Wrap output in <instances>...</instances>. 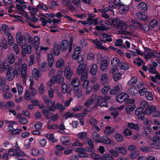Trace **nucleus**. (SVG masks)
I'll return each mask as SVG.
<instances>
[{"mask_svg":"<svg viewBox=\"0 0 160 160\" xmlns=\"http://www.w3.org/2000/svg\"><path fill=\"white\" fill-rule=\"evenodd\" d=\"M87 133L86 132H82L78 134V138L81 139H84L86 138Z\"/></svg>","mask_w":160,"mask_h":160,"instance_id":"a18cd8bd","label":"nucleus"},{"mask_svg":"<svg viewBox=\"0 0 160 160\" xmlns=\"http://www.w3.org/2000/svg\"><path fill=\"white\" fill-rule=\"evenodd\" d=\"M138 81L137 78H135V77H132L128 83V85L130 86H132L135 85Z\"/></svg>","mask_w":160,"mask_h":160,"instance_id":"4c0bfd02","label":"nucleus"},{"mask_svg":"<svg viewBox=\"0 0 160 160\" xmlns=\"http://www.w3.org/2000/svg\"><path fill=\"white\" fill-rule=\"evenodd\" d=\"M86 141L90 147H94V142L92 139L89 138H86Z\"/></svg>","mask_w":160,"mask_h":160,"instance_id":"49530a36","label":"nucleus"},{"mask_svg":"<svg viewBox=\"0 0 160 160\" xmlns=\"http://www.w3.org/2000/svg\"><path fill=\"white\" fill-rule=\"evenodd\" d=\"M138 8L140 10L146 11L147 10V7L146 4L143 2L139 3L138 5Z\"/></svg>","mask_w":160,"mask_h":160,"instance_id":"7c9ffc66","label":"nucleus"},{"mask_svg":"<svg viewBox=\"0 0 160 160\" xmlns=\"http://www.w3.org/2000/svg\"><path fill=\"white\" fill-rule=\"evenodd\" d=\"M72 72L70 70L69 67L68 66L66 67L65 70V75L67 78L70 79L72 75Z\"/></svg>","mask_w":160,"mask_h":160,"instance_id":"9d476101","label":"nucleus"},{"mask_svg":"<svg viewBox=\"0 0 160 160\" xmlns=\"http://www.w3.org/2000/svg\"><path fill=\"white\" fill-rule=\"evenodd\" d=\"M135 108V105H128L125 108L126 112L129 113L133 111Z\"/></svg>","mask_w":160,"mask_h":160,"instance_id":"f704fd0d","label":"nucleus"},{"mask_svg":"<svg viewBox=\"0 0 160 160\" xmlns=\"http://www.w3.org/2000/svg\"><path fill=\"white\" fill-rule=\"evenodd\" d=\"M110 89L109 86H105L102 89L101 92L103 94H105L108 93Z\"/></svg>","mask_w":160,"mask_h":160,"instance_id":"09e8293b","label":"nucleus"},{"mask_svg":"<svg viewBox=\"0 0 160 160\" xmlns=\"http://www.w3.org/2000/svg\"><path fill=\"white\" fill-rule=\"evenodd\" d=\"M0 89L3 92L8 91L9 89V86L6 84L4 85L1 86Z\"/></svg>","mask_w":160,"mask_h":160,"instance_id":"bf43d9fd","label":"nucleus"},{"mask_svg":"<svg viewBox=\"0 0 160 160\" xmlns=\"http://www.w3.org/2000/svg\"><path fill=\"white\" fill-rule=\"evenodd\" d=\"M19 72L18 68H15L12 71V67H9L6 74L7 79L8 81H12L14 78L15 75L19 74Z\"/></svg>","mask_w":160,"mask_h":160,"instance_id":"f257e3e1","label":"nucleus"},{"mask_svg":"<svg viewBox=\"0 0 160 160\" xmlns=\"http://www.w3.org/2000/svg\"><path fill=\"white\" fill-rule=\"evenodd\" d=\"M15 62V58L13 54H11L9 55L5 60L6 63L12 64Z\"/></svg>","mask_w":160,"mask_h":160,"instance_id":"1a4fd4ad","label":"nucleus"},{"mask_svg":"<svg viewBox=\"0 0 160 160\" xmlns=\"http://www.w3.org/2000/svg\"><path fill=\"white\" fill-rule=\"evenodd\" d=\"M144 131L146 135L151 133L152 129L150 128L148 126L144 127Z\"/></svg>","mask_w":160,"mask_h":160,"instance_id":"680f3d73","label":"nucleus"},{"mask_svg":"<svg viewBox=\"0 0 160 160\" xmlns=\"http://www.w3.org/2000/svg\"><path fill=\"white\" fill-rule=\"evenodd\" d=\"M140 106L141 108L144 111L147 110L149 105L147 102L145 101H143L141 102Z\"/></svg>","mask_w":160,"mask_h":160,"instance_id":"c9c22d12","label":"nucleus"},{"mask_svg":"<svg viewBox=\"0 0 160 160\" xmlns=\"http://www.w3.org/2000/svg\"><path fill=\"white\" fill-rule=\"evenodd\" d=\"M92 138L94 140L97 142H100L101 138L100 135L95 132H94L92 133Z\"/></svg>","mask_w":160,"mask_h":160,"instance_id":"412c9836","label":"nucleus"},{"mask_svg":"<svg viewBox=\"0 0 160 160\" xmlns=\"http://www.w3.org/2000/svg\"><path fill=\"white\" fill-rule=\"evenodd\" d=\"M58 78V75L52 77L51 79V82L52 83H57Z\"/></svg>","mask_w":160,"mask_h":160,"instance_id":"0e129e2a","label":"nucleus"},{"mask_svg":"<svg viewBox=\"0 0 160 160\" xmlns=\"http://www.w3.org/2000/svg\"><path fill=\"white\" fill-rule=\"evenodd\" d=\"M60 140L61 142L65 145H69L70 143V139L68 136L62 137Z\"/></svg>","mask_w":160,"mask_h":160,"instance_id":"9b49d317","label":"nucleus"},{"mask_svg":"<svg viewBox=\"0 0 160 160\" xmlns=\"http://www.w3.org/2000/svg\"><path fill=\"white\" fill-rule=\"evenodd\" d=\"M111 25L113 26V27H116V26L118 25L120 21L119 18H111Z\"/></svg>","mask_w":160,"mask_h":160,"instance_id":"c756f323","label":"nucleus"},{"mask_svg":"<svg viewBox=\"0 0 160 160\" xmlns=\"http://www.w3.org/2000/svg\"><path fill=\"white\" fill-rule=\"evenodd\" d=\"M112 78L114 81L117 82L121 78V74L119 72L113 74Z\"/></svg>","mask_w":160,"mask_h":160,"instance_id":"58836bf2","label":"nucleus"},{"mask_svg":"<svg viewBox=\"0 0 160 160\" xmlns=\"http://www.w3.org/2000/svg\"><path fill=\"white\" fill-rule=\"evenodd\" d=\"M120 34H124L126 35H131L132 36L135 37L136 35L134 33H132L130 32H128L124 30H120L118 32Z\"/></svg>","mask_w":160,"mask_h":160,"instance_id":"37998d69","label":"nucleus"},{"mask_svg":"<svg viewBox=\"0 0 160 160\" xmlns=\"http://www.w3.org/2000/svg\"><path fill=\"white\" fill-rule=\"evenodd\" d=\"M48 60L49 67H51L52 66V63L54 61L53 56L52 54H49L48 55Z\"/></svg>","mask_w":160,"mask_h":160,"instance_id":"c85d7f7f","label":"nucleus"},{"mask_svg":"<svg viewBox=\"0 0 160 160\" xmlns=\"http://www.w3.org/2000/svg\"><path fill=\"white\" fill-rule=\"evenodd\" d=\"M151 27L152 28L157 27L158 26V21L155 20H152L150 23Z\"/></svg>","mask_w":160,"mask_h":160,"instance_id":"3c124183","label":"nucleus"},{"mask_svg":"<svg viewBox=\"0 0 160 160\" xmlns=\"http://www.w3.org/2000/svg\"><path fill=\"white\" fill-rule=\"evenodd\" d=\"M114 137L116 140L118 142H121L123 140L122 136L119 133H116L114 136Z\"/></svg>","mask_w":160,"mask_h":160,"instance_id":"473e14b6","label":"nucleus"},{"mask_svg":"<svg viewBox=\"0 0 160 160\" xmlns=\"http://www.w3.org/2000/svg\"><path fill=\"white\" fill-rule=\"evenodd\" d=\"M125 95H126V93L123 92L121 93L120 95H119L116 97V101L120 103L122 102L123 101H124L123 99Z\"/></svg>","mask_w":160,"mask_h":160,"instance_id":"4468645a","label":"nucleus"},{"mask_svg":"<svg viewBox=\"0 0 160 160\" xmlns=\"http://www.w3.org/2000/svg\"><path fill=\"white\" fill-rule=\"evenodd\" d=\"M34 48L36 50L39 48V38L38 36H35L34 38Z\"/></svg>","mask_w":160,"mask_h":160,"instance_id":"a878e982","label":"nucleus"},{"mask_svg":"<svg viewBox=\"0 0 160 160\" xmlns=\"http://www.w3.org/2000/svg\"><path fill=\"white\" fill-rule=\"evenodd\" d=\"M139 151L138 150L132 152L130 154V158L132 159H134L139 156Z\"/></svg>","mask_w":160,"mask_h":160,"instance_id":"aec40b11","label":"nucleus"},{"mask_svg":"<svg viewBox=\"0 0 160 160\" xmlns=\"http://www.w3.org/2000/svg\"><path fill=\"white\" fill-rule=\"evenodd\" d=\"M98 67L96 64H93L88 67L89 72L93 76L96 74L98 71Z\"/></svg>","mask_w":160,"mask_h":160,"instance_id":"20e7f679","label":"nucleus"},{"mask_svg":"<svg viewBox=\"0 0 160 160\" xmlns=\"http://www.w3.org/2000/svg\"><path fill=\"white\" fill-rule=\"evenodd\" d=\"M54 54L56 56H58L59 54L60 49L59 46L57 45H55L53 48Z\"/></svg>","mask_w":160,"mask_h":160,"instance_id":"ea45409f","label":"nucleus"},{"mask_svg":"<svg viewBox=\"0 0 160 160\" xmlns=\"http://www.w3.org/2000/svg\"><path fill=\"white\" fill-rule=\"evenodd\" d=\"M46 137L48 139L50 140L53 142L56 141L54 138L53 134L52 133L50 134L49 135L47 134L46 135Z\"/></svg>","mask_w":160,"mask_h":160,"instance_id":"13d9d810","label":"nucleus"},{"mask_svg":"<svg viewBox=\"0 0 160 160\" xmlns=\"http://www.w3.org/2000/svg\"><path fill=\"white\" fill-rule=\"evenodd\" d=\"M128 127L134 130H138L139 128V125L137 124H134L133 122L128 123L127 124Z\"/></svg>","mask_w":160,"mask_h":160,"instance_id":"f3484780","label":"nucleus"},{"mask_svg":"<svg viewBox=\"0 0 160 160\" xmlns=\"http://www.w3.org/2000/svg\"><path fill=\"white\" fill-rule=\"evenodd\" d=\"M118 111L117 109L115 110L114 108L113 107L111 108V115H112L114 118L118 117Z\"/></svg>","mask_w":160,"mask_h":160,"instance_id":"b1692460","label":"nucleus"},{"mask_svg":"<svg viewBox=\"0 0 160 160\" xmlns=\"http://www.w3.org/2000/svg\"><path fill=\"white\" fill-rule=\"evenodd\" d=\"M108 62L107 60L104 59L102 61L100 65V68L102 71L106 70L107 68Z\"/></svg>","mask_w":160,"mask_h":160,"instance_id":"dca6fc26","label":"nucleus"},{"mask_svg":"<svg viewBox=\"0 0 160 160\" xmlns=\"http://www.w3.org/2000/svg\"><path fill=\"white\" fill-rule=\"evenodd\" d=\"M92 42L95 44L96 47L98 49L106 51L108 50V48L102 45V43L98 41L97 39L93 40Z\"/></svg>","mask_w":160,"mask_h":160,"instance_id":"0eeeda50","label":"nucleus"},{"mask_svg":"<svg viewBox=\"0 0 160 160\" xmlns=\"http://www.w3.org/2000/svg\"><path fill=\"white\" fill-rule=\"evenodd\" d=\"M6 35L8 36V44L10 46H12L13 44V39L11 34L9 33H7Z\"/></svg>","mask_w":160,"mask_h":160,"instance_id":"cd10ccee","label":"nucleus"},{"mask_svg":"<svg viewBox=\"0 0 160 160\" xmlns=\"http://www.w3.org/2000/svg\"><path fill=\"white\" fill-rule=\"evenodd\" d=\"M56 108L62 112L65 109V108L64 106L59 103H57L56 104Z\"/></svg>","mask_w":160,"mask_h":160,"instance_id":"4d7b16f0","label":"nucleus"},{"mask_svg":"<svg viewBox=\"0 0 160 160\" xmlns=\"http://www.w3.org/2000/svg\"><path fill=\"white\" fill-rule=\"evenodd\" d=\"M33 85L32 83L31 82L29 86V89L30 90V92L32 96H34L37 94V92L36 89L32 87Z\"/></svg>","mask_w":160,"mask_h":160,"instance_id":"e433bc0d","label":"nucleus"},{"mask_svg":"<svg viewBox=\"0 0 160 160\" xmlns=\"http://www.w3.org/2000/svg\"><path fill=\"white\" fill-rule=\"evenodd\" d=\"M151 148L148 147H142L140 148V150L143 152H148L151 151Z\"/></svg>","mask_w":160,"mask_h":160,"instance_id":"e2e57ef3","label":"nucleus"},{"mask_svg":"<svg viewBox=\"0 0 160 160\" xmlns=\"http://www.w3.org/2000/svg\"><path fill=\"white\" fill-rule=\"evenodd\" d=\"M16 40L17 43L23 49V47H25L26 45V40L24 36L22 35L20 32H18L16 36Z\"/></svg>","mask_w":160,"mask_h":160,"instance_id":"f03ea898","label":"nucleus"},{"mask_svg":"<svg viewBox=\"0 0 160 160\" xmlns=\"http://www.w3.org/2000/svg\"><path fill=\"white\" fill-rule=\"evenodd\" d=\"M115 149L119 151V152L123 154H126L127 152L126 150L123 147H121L115 148Z\"/></svg>","mask_w":160,"mask_h":160,"instance_id":"79ce46f5","label":"nucleus"},{"mask_svg":"<svg viewBox=\"0 0 160 160\" xmlns=\"http://www.w3.org/2000/svg\"><path fill=\"white\" fill-rule=\"evenodd\" d=\"M64 64L63 61L62 60L61 61H58L56 63V66L58 68H61Z\"/></svg>","mask_w":160,"mask_h":160,"instance_id":"774afa93","label":"nucleus"},{"mask_svg":"<svg viewBox=\"0 0 160 160\" xmlns=\"http://www.w3.org/2000/svg\"><path fill=\"white\" fill-rule=\"evenodd\" d=\"M17 86L18 91V95H21L22 93L23 92V88L19 84H17Z\"/></svg>","mask_w":160,"mask_h":160,"instance_id":"052dcab7","label":"nucleus"},{"mask_svg":"<svg viewBox=\"0 0 160 160\" xmlns=\"http://www.w3.org/2000/svg\"><path fill=\"white\" fill-rule=\"evenodd\" d=\"M74 116V114L73 113H70L69 112L64 113L63 116H65V119L67 120L68 118H72Z\"/></svg>","mask_w":160,"mask_h":160,"instance_id":"de8ad7c7","label":"nucleus"},{"mask_svg":"<svg viewBox=\"0 0 160 160\" xmlns=\"http://www.w3.org/2000/svg\"><path fill=\"white\" fill-rule=\"evenodd\" d=\"M119 91L120 88L118 85H116L111 90V94L114 95L119 92Z\"/></svg>","mask_w":160,"mask_h":160,"instance_id":"bb28decb","label":"nucleus"},{"mask_svg":"<svg viewBox=\"0 0 160 160\" xmlns=\"http://www.w3.org/2000/svg\"><path fill=\"white\" fill-rule=\"evenodd\" d=\"M86 68V65L84 63L80 64L77 69V74L80 75L81 74L87 73Z\"/></svg>","mask_w":160,"mask_h":160,"instance_id":"7ed1b4c3","label":"nucleus"},{"mask_svg":"<svg viewBox=\"0 0 160 160\" xmlns=\"http://www.w3.org/2000/svg\"><path fill=\"white\" fill-rule=\"evenodd\" d=\"M91 155L92 159L94 160H104L102 157L95 153H91Z\"/></svg>","mask_w":160,"mask_h":160,"instance_id":"2f4dec72","label":"nucleus"},{"mask_svg":"<svg viewBox=\"0 0 160 160\" xmlns=\"http://www.w3.org/2000/svg\"><path fill=\"white\" fill-rule=\"evenodd\" d=\"M147 92L148 91H147L146 88H145L139 90L138 92L140 95L142 96H143L146 95V92Z\"/></svg>","mask_w":160,"mask_h":160,"instance_id":"864d4df0","label":"nucleus"},{"mask_svg":"<svg viewBox=\"0 0 160 160\" xmlns=\"http://www.w3.org/2000/svg\"><path fill=\"white\" fill-rule=\"evenodd\" d=\"M96 97V95L95 94H93L91 97V98L87 100L85 103V105L86 106H89L91 105L92 103L95 101Z\"/></svg>","mask_w":160,"mask_h":160,"instance_id":"f8f14e48","label":"nucleus"},{"mask_svg":"<svg viewBox=\"0 0 160 160\" xmlns=\"http://www.w3.org/2000/svg\"><path fill=\"white\" fill-rule=\"evenodd\" d=\"M156 110V108L154 106L152 105L150 107L149 106L147 108V110H145L144 112L147 115H149L152 112L155 111Z\"/></svg>","mask_w":160,"mask_h":160,"instance_id":"ddd939ff","label":"nucleus"},{"mask_svg":"<svg viewBox=\"0 0 160 160\" xmlns=\"http://www.w3.org/2000/svg\"><path fill=\"white\" fill-rule=\"evenodd\" d=\"M96 100L99 105L101 107L108 106L107 102L104 101V99L101 96H98L96 98Z\"/></svg>","mask_w":160,"mask_h":160,"instance_id":"39448f33","label":"nucleus"},{"mask_svg":"<svg viewBox=\"0 0 160 160\" xmlns=\"http://www.w3.org/2000/svg\"><path fill=\"white\" fill-rule=\"evenodd\" d=\"M128 93L129 94L132 95H135L138 94V91L136 88V87H131L130 88L128 91Z\"/></svg>","mask_w":160,"mask_h":160,"instance_id":"4be33fe9","label":"nucleus"},{"mask_svg":"<svg viewBox=\"0 0 160 160\" xmlns=\"http://www.w3.org/2000/svg\"><path fill=\"white\" fill-rule=\"evenodd\" d=\"M58 6V4L56 2L54 1H52L49 5V7L50 8H53L56 7Z\"/></svg>","mask_w":160,"mask_h":160,"instance_id":"69168bd1","label":"nucleus"},{"mask_svg":"<svg viewBox=\"0 0 160 160\" xmlns=\"http://www.w3.org/2000/svg\"><path fill=\"white\" fill-rule=\"evenodd\" d=\"M148 100L152 101L153 100V97L152 93L148 91L145 96Z\"/></svg>","mask_w":160,"mask_h":160,"instance_id":"c03bdc74","label":"nucleus"},{"mask_svg":"<svg viewBox=\"0 0 160 160\" xmlns=\"http://www.w3.org/2000/svg\"><path fill=\"white\" fill-rule=\"evenodd\" d=\"M144 110L140 106V107H139L137 108L135 111L134 113L135 114L137 115L139 114V113H142L143 112Z\"/></svg>","mask_w":160,"mask_h":160,"instance_id":"338daca9","label":"nucleus"},{"mask_svg":"<svg viewBox=\"0 0 160 160\" xmlns=\"http://www.w3.org/2000/svg\"><path fill=\"white\" fill-rule=\"evenodd\" d=\"M77 149V151L78 152V154L79 156L82 158L88 157V154L86 152L85 150L83 148L80 147Z\"/></svg>","mask_w":160,"mask_h":160,"instance_id":"6e6552de","label":"nucleus"},{"mask_svg":"<svg viewBox=\"0 0 160 160\" xmlns=\"http://www.w3.org/2000/svg\"><path fill=\"white\" fill-rule=\"evenodd\" d=\"M100 142L104 143L106 144H110V140L106 136H103L102 137L100 140Z\"/></svg>","mask_w":160,"mask_h":160,"instance_id":"5701e85b","label":"nucleus"},{"mask_svg":"<svg viewBox=\"0 0 160 160\" xmlns=\"http://www.w3.org/2000/svg\"><path fill=\"white\" fill-rule=\"evenodd\" d=\"M109 29V28H108L105 25H103L102 26H96L95 28V29L97 30H100L103 31L105 30H107V29Z\"/></svg>","mask_w":160,"mask_h":160,"instance_id":"603ef678","label":"nucleus"},{"mask_svg":"<svg viewBox=\"0 0 160 160\" xmlns=\"http://www.w3.org/2000/svg\"><path fill=\"white\" fill-rule=\"evenodd\" d=\"M119 66L120 68L122 70H127L129 68L128 64L123 62L120 63Z\"/></svg>","mask_w":160,"mask_h":160,"instance_id":"a19ab883","label":"nucleus"},{"mask_svg":"<svg viewBox=\"0 0 160 160\" xmlns=\"http://www.w3.org/2000/svg\"><path fill=\"white\" fill-rule=\"evenodd\" d=\"M43 100L45 104L47 105V107L49 108L50 105L52 102V100L46 95H44L43 96Z\"/></svg>","mask_w":160,"mask_h":160,"instance_id":"2eb2a0df","label":"nucleus"},{"mask_svg":"<svg viewBox=\"0 0 160 160\" xmlns=\"http://www.w3.org/2000/svg\"><path fill=\"white\" fill-rule=\"evenodd\" d=\"M128 26L124 23H122L120 21L118 25L116 26V28L118 29L125 30L127 28Z\"/></svg>","mask_w":160,"mask_h":160,"instance_id":"393cba45","label":"nucleus"},{"mask_svg":"<svg viewBox=\"0 0 160 160\" xmlns=\"http://www.w3.org/2000/svg\"><path fill=\"white\" fill-rule=\"evenodd\" d=\"M120 62V60L118 58H113L111 61L112 65L114 67H117Z\"/></svg>","mask_w":160,"mask_h":160,"instance_id":"72a5a7b5","label":"nucleus"},{"mask_svg":"<svg viewBox=\"0 0 160 160\" xmlns=\"http://www.w3.org/2000/svg\"><path fill=\"white\" fill-rule=\"evenodd\" d=\"M71 83L73 87H79L80 84V82L77 78L75 77L72 80Z\"/></svg>","mask_w":160,"mask_h":160,"instance_id":"6ab92c4d","label":"nucleus"},{"mask_svg":"<svg viewBox=\"0 0 160 160\" xmlns=\"http://www.w3.org/2000/svg\"><path fill=\"white\" fill-rule=\"evenodd\" d=\"M22 131V129H16L12 130L11 133L12 135H18L20 132Z\"/></svg>","mask_w":160,"mask_h":160,"instance_id":"8fccbe9b","label":"nucleus"},{"mask_svg":"<svg viewBox=\"0 0 160 160\" xmlns=\"http://www.w3.org/2000/svg\"><path fill=\"white\" fill-rule=\"evenodd\" d=\"M32 75L35 79L38 80L40 77L39 71L36 68H34L32 71Z\"/></svg>","mask_w":160,"mask_h":160,"instance_id":"a211bd4d","label":"nucleus"},{"mask_svg":"<svg viewBox=\"0 0 160 160\" xmlns=\"http://www.w3.org/2000/svg\"><path fill=\"white\" fill-rule=\"evenodd\" d=\"M3 96L6 99H8L12 97V94L8 92H6L3 93Z\"/></svg>","mask_w":160,"mask_h":160,"instance_id":"6e6d98bb","label":"nucleus"},{"mask_svg":"<svg viewBox=\"0 0 160 160\" xmlns=\"http://www.w3.org/2000/svg\"><path fill=\"white\" fill-rule=\"evenodd\" d=\"M69 45V42L66 40H64L62 41L60 46V49L63 52H65L67 50Z\"/></svg>","mask_w":160,"mask_h":160,"instance_id":"423d86ee","label":"nucleus"},{"mask_svg":"<svg viewBox=\"0 0 160 160\" xmlns=\"http://www.w3.org/2000/svg\"><path fill=\"white\" fill-rule=\"evenodd\" d=\"M24 98L26 100L28 101L30 100L31 98L30 97V95L29 94V92L27 89L25 90Z\"/></svg>","mask_w":160,"mask_h":160,"instance_id":"5fc2aeb1","label":"nucleus"}]
</instances>
